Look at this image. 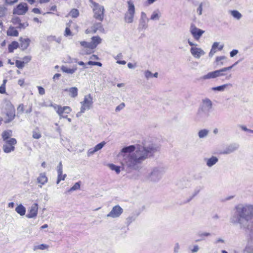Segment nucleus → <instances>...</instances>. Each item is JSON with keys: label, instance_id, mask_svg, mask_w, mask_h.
Segmentation results:
<instances>
[{"label": "nucleus", "instance_id": "nucleus-18", "mask_svg": "<svg viewBox=\"0 0 253 253\" xmlns=\"http://www.w3.org/2000/svg\"><path fill=\"white\" fill-rule=\"evenodd\" d=\"M92 30L87 29L85 31V33L86 34H88L90 32H92L93 33H95L97 31H99L101 32H104V30L102 28V25L100 23H98L94 25L92 27Z\"/></svg>", "mask_w": 253, "mask_h": 253}, {"label": "nucleus", "instance_id": "nucleus-4", "mask_svg": "<svg viewBox=\"0 0 253 253\" xmlns=\"http://www.w3.org/2000/svg\"><path fill=\"white\" fill-rule=\"evenodd\" d=\"M166 169V168L162 166L154 167L147 174L146 178L150 182H158L162 179Z\"/></svg>", "mask_w": 253, "mask_h": 253}, {"label": "nucleus", "instance_id": "nucleus-34", "mask_svg": "<svg viewBox=\"0 0 253 253\" xmlns=\"http://www.w3.org/2000/svg\"><path fill=\"white\" fill-rule=\"evenodd\" d=\"M46 40L49 42L55 41L57 43H60L61 42V39L60 38H56L54 36H48L46 37Z\"/></svg>", "mask_w": 253, "mask_h": 253}, {"label": "nucleus", "instance_id": "nucleus-24", "mask_svg": "<svg viewBox=\"0 0 253 253\" xmlns=\"http://www.w3.org/2000/svg\"><path fill=\"white\" fill-rule=\"evenodd\" d=\"M232 86V84H226L220 85L216 87H213L212 88V90L214 91H223L226 88H231Z\"/></svg>", "mask_w": 253, "mask_h": 253}, {"label": "nucleus", "instance_id": "nucleus-52", "mask_svg": "<svg viewBox=\"0 0 253 253\" xmlns=\"http://www.w3.org/2000/svg\"><path fill=\"white\" fill-rule=\"evenodd\" d=\"M229 12L231 16H242L237 10H231Z\"/></svg>", "mask_w": 253, "mask_h": 253}, {"label": "nucleus", "instance_id": "nucleus-62", "mask_svg": "<svg viewBox=\"0 0 253 253\" xmlns=\"http://www.w3.org/2000/svg\"><path fill=\"white\" fill-rule=\"evenodd\" d=\"M161 12L159 10H156L153 12V14L151 16H159L160 15H161Z\"/></svg>", "mask_w": 253, "mask_h": 253}, {"label": "nucleus", "instance_id": "nucleus-35", "mask_svg": "<svg viewBox=\"0 0 253 253\" xmlns=\"http://www.w3.org/2000/svg\"><path fill=\"white\" fill-rule=\"evenodd\" d=\"M49 248V246L46 244H42L41 245H39L37 246H35L34 247V250H47Z\"/></svg>", "mask_w": 253, "mask_h": 253}, {"label": "nucleus", "instance_id": "nucleus-36", "mask_svg": "<svg viewBox=\"0 0 253 253\" xmlns=\"http://www.w3.org/2000/svg\"><path fill=\"white\" fill-rule=\"evenodd\" d=\"M148 21V19L146 18V17H142L140 20V26L142 28H145Z\"/></svg>", "mask_w": 253, "mask_h": 253}, {"label": "nucleus", "instance_id": "nucleus-29", "mask_svg": "<svg viewBox=\"0 0 253 253\" xmlns=\"http://www.w3.org/2000/svg\"><path fill=\"white\" fill-rule=\"evenodd\" d=\"M127 3H128V12L129 14L131 16H132V15H134V14L135 13L134 5L133 4V2L131 0H129L127 2Z\"/></svg>", "mask_w": 253, "mask_h": 253}, {"label": "nucleus", "instance_id": "nucleus-41", "mask_svg": "<svg viewBox=\"0 0 253 253\" xmlns=\"http://www.w3.org/2000/svg\"><path fill=\"white\" fill-rule=\"evenodd\" d=\"M16 66L19 69H22L24 67V62L20 60H16L15 62Z\"/></svg>", "mask_w": 253, "mask_h": 253}, {"label": "nucleus", "instance_id": "nucleus-28", "mask_svg": "<svg viewBox=\"0 0 253 253\" xmlns=\"http://www.w3.org/2000/svg\"><path fill=\"white\" fill-rule=\"evenodd\" d=\"M15 211L21 216H23L25 214L26 209L22 204H20L16 208Z\"/></svg>", "mask_w": 253, "mask_h": 253}, {"label": "nucleus", "instance_id": "nucleus-17", "mask_svg": "<svg viewBox=\"0 0 253 253\" xmlns=\"http://www.w3.org/2000/svg\"><path fill=\"white\" fill-rule=\"evenodd\" d=\"M48 181V178L46 175V174L45 172H42L41 173L39 174V176L37 178V182L38 183H39L40 185H39V186L40 188H42V185H44L45 183H46Z\"/></svg>", "mask_w": 253, "mask_h": 253}, {"label": "nucleus", "instance_id": "nucleus-55", "mask_svg": "<svg viewBox=\"0 0 253 253\" xmlns=\"http://www.w3.org/2000/svg\"><path fill=\"white\" fill-rule=\"evenodd\" d=\"M224 243H225L224 240L221 238L217 239L214 241V244H215V245H217L219 243H223V244Z\"/></svg>", "mask_w": 253, "mask_h": 253}, {"label": "nucleus", "instance_id": "nucleus-42", "mask_svg": "<svg viewBox=\"0 0 253 253\" xmlns=\"http://www.w3.org/2000/svg\"><path fill=\"white\" fill-rule=\"evenodd\" d=\"M250 243L249 242L248 245L246 246L242 253H253V248L249 247Z\"/></svg>", "mask_w": 253, "mask_h": 253}, {"label": "nucleus", "instance_id": "nucleus-49", "mask_svg": "<svg viewBox=\"0 0 253 253\" xmlns=\"http://www.w3.org/2000/svg\"><path fill=\"white\" fill-rule=\"evenodd\" d=\"M6 9L3 6L0 5V16H2L6 14Z\"/></svg>", "mask_w": 253, "mask_h": 253}, {"label": "nucleus", "instance_id": "nucleus-2", "mask_svg": "<svg viewBox=\"0 0 253 253\" xmlns=\"http://www.w3.org/2000/svg\"><path fill=\"white\" fill-rule=\"evenodd\" d=\"M253 217V205L239 204L235 207V213L230 218L234 224H239L241 227L251 230L250 238L253 241V229H250L248 223Z\"/></svg>", "mask_w": 253, "mask_h": 253}, {"label": "nucleus", "instance_id": "nucleus-43", "mask_svg": "<svg viewBox=\"0 0 253 253\" xmlns=\"http://www.w3.org/2000/svg\"><path fill=\"white\" fill-rule=\"evenodd\" d=\"M32 136L35 139H39L41 137L42 135L39 131L35 130L33 131Z\"/></svg>", "mask_w": 253, "mask_h": 253}, {"label": "nucleus", "instance_id": "nucleus-1", "mask_svg": "<svg viewBox=\"0 0 253 253\" xmlns=\"http://www.w3.org/2000/svg\"><path fill=\"white\" fill-rule=\"evenodd\" d=\"M159 147L155 144H136L124 147L120 153L123 157L121 164L124 169L128 171L138 170L142 168V164Z\"/></svg>", "mask_w": 253, "mask_h": 253}, {"label": "nucleus", "instance_id": "nucleus-10", "mask_svg": "<svg viewBox=\"0 0 253 253\" xmlns=\"http://www.w3.org/2000/svg\"><path fill=\"white\" fill-rule=\"evenodd\" d=\"M190 32L194 39L196 41H198L205 32L204 31L197 28L193 24L191 25Z\"/></svg>", "mask_w": 253, "mask_h": 253}, {"label": "nucleus", "instance_id": "nucleus-48", "mask_svg": "<svg viewBox=\"0 0 253 253\" xmlns=\"http://www.w3.org/2000/svg\"><path fill=\"white\" fill-rule=\"evenodd\" d=\"M125 106V104L124 103H121L119 105L116 107L115 109V111L117 112H120L121 110L124 109Z\"/></svg>", "mask_w": 253, "mask_h": 253}, {"label": "nucleus", "instance_id": "nucleus-31", "mask_svg": "<svg viewBox=\"0 0 253 253\" xmlns=\"http://www.w3.org/2000/svg\"><path fill=\"white\" fill-rule=\"evenodd\" d=\"M19 46L18 42L14 41L8 45V49L9 52H12L13 50L16 49Z\"/></svg>", "mask_w": 253, "mask_h": 253}, {"label": "nucleus", "instance_id": "nucleus-16", "mask_svg": "<svg viewBox=\"0 0 253 253\" xmlns=\"http://www.w3.org/2000/svg\"><path fill=\"white\" fill-rule=\"evenodd\" d=\"M102 42V39L99 36H93L91 38V42H90V50H93Z\"/></svg>", "mask_w": 253, "mask_h": 253}, {"label": "nucleus", "instance_id": "nucleus-7", "mask_svg": "<svg viewBox=\"0 0 253 253\" xmlns=\"http://www.w3.org/2000/svg\"><path fill=\"white\" fill-rule=\"evenodd\" d=\"M7 108L5 113L6 118H4V123L11 122L15 117V110L14 106L10 103H7Z\"/></svg>", "mask_w": 253, "mask_h": 253}, {"label": "nucleus", "instance_id": "nucleus-61", "mask_svg": "<svg viewBox=\"0 0 253 253\" xmlns=\"http://www.w3.org/2000/svg\"><path fill=\"white\" fill-rule=\"evenodd\" d=\"M125 20L126 22L131 23L133 21V17H125Z\"/></svg>", "mask_w": 253, "mask_h": 253}, {"label": "nucleus", "instance_id": "nucleus-3", "mask_svg": "<svg viewBox=\"0 0 253 253\" xmlns=\"http://www.w3.org/2000/svg\"><path fill=\"white\" fill-rule=\"evenodd\" d=\"M212 106V102L210 99H203L198 110L197 119L200 121H205L210 116Z\"/></svg>", "mask_w": 253, "mask_h": 253}, {"label": "nucleus", "instance_id": "nucleus-9", "mask_svg": "<svg viewBox=\"0 0 253 253\" xmlns=\"http://www.w3.org/2000/svg\"><path fill=\"white\" fill-rule=\"evenodd\" d=\"M123 209L119 205L113 207L111 211L106 215L107 217L117 218L123 213Z\"/></svg>", "mask_w": 253, "mask_h": 253}, {"label": "nucleus", "instance_id": "nucleus-26", "mask_svg": "<svg viewBox=\"0 0 253 253\" xmlns=\"http://www.w3.org/2000/svg\"><path fill=\"white\" fill-rule=\"evenodd\" d=\"M210 131L207 129H202L198 132V135L200 139L205 138L209 135Z\"/></svg>", "mask_w": 253, "mask_h": 253}, {"label": "nucleus", "instance_id": "nucleus-59", "mask_svg": "<svg viewBox=\"0 0 253 253\" xmlns=\"http://www.w3.org/2000/svg\"><path fill=\"white\" fill-rule=\"evenodd\" d=\"M71 35V32L68 27H67L65 31V36H68Z\"/></svg>", "mask_w": 253, "mask_h": 253}, {"label": "nucleus", "instance_id": "nucleus-15", "mask_svg": "<svg viewBox=\"0 0 253 253\" xmlns=\"http://www.w3.org/2000/svg\"><path fill=\"white\" fill-rule=\"evenodd\" d=\"M92 4L94 16H102L104 10L103 6L95 2H93Z\"/></svg>", "mask_w": 253, "mask_h": 253}, {"label": "nucleus", "instance_id": "nucleus-33", "mask_svg": "<svg viewBox=\"0 0 253 253\" xmlns=\"http://www.w3.org/2000/svg\"><path fill=\"white\" fill-rule=\"evenodd\" d=\"M203 80H208L215 78L214 71L210 72L201 78Z\"/></svg>", "mask_w": 253, "mask_h": 253}, {"label": "nucleus", "instance_id": "nucleus-27", "mask_svg": "<svg viewBox=\"0 0 253 253\" xmlns=\"http://www.w3.org/2000/svg\"><path fill=\"white\" fill-rule=\"evenodd\" d=\"M61 70L63 72L66 73L68 74H73L77 70V68L75 67L73 68H69L66 66H63L61 68Z\"/></svg>", "mask_w": 253, "mask_h": 253}, {"label": "nucleus", "instance_id": "nucleus-13", "mask_svg": "<svg viewBox=\"0 0 253 253\" xmlns=\"http://www.w3.org/2000/svg\"><path fill=\"white\" fill-rule=\"evenodd\" d=\"M38 205L37 203L33 204L29 211V213L26 216L28 218H34L37 216L38 214Z\"/></svg>", "mask_w": 253, "mask_h": 253}, {"label": "nucleus", "instance_id": "nucleus-19", "mask_svg": "<svg viewBox=\"0 0 253 253\" xmlns=\"http://www.w3.org/2000/svg\"><path fill=\"white\" fill-rule=\"evenodd\" d=\"M204 161L206 163V165L208 167L211 168L218 162V159L215 156H212L209 158H205Z\"/></svg>", "mask_w": 253, "mask_h": 253}, {"label": "nucleus", "instance_id": "nucleus-56", "mask_svg": "<svg viewBox=\"0 0 253 253\" xmlns=\"http://www.w3.org/2000/svg\"><path fill=\"white\" fill-rule=\"evenodd\" d=\"M241 129L244 131H248L251 133H253V130L248 129L246 126L242 125L240 126Z\"/></svg>", "mask_w": 253, "mask_h": 253}, {"label": "nucleus", "instance_id": "nucleus-45", "mask_svg": "<svg viewBox=\"0 0 253 253\" xmlns=\"http://www.w3.org/2000/svg\"><path fill=\"white\" fill-rule=\"evenodd\" d=\"M144 76L147 79H149L153 77V73L150 71L147 70L144 72Z\"/></svg>", "mask_w": 253, "mask_h": 253}, {"label": "nucleus", "instance_id": "nucleus-60", "mask_svg": "<svg viewBox=\"0 0 253 253\" xmlns=\"http://www.w3.org/2000/svg\"><path fill=\"white\" fill-rule=\"evenodd\" d=\"M217 51V50L211 47V49L209 54V56L211 57H212L213 55L215 54V53Z\"/></svg>", "mask_w": 253, "mask_h": 253}, {"label": "nucleus", "instance_id": "nucleus-57", "mask_svg": "<svg viewBox=\"0 0 253 253\" xmlns=\"http://www.w3.org/2000/svg\"><path fill=\"white\" fill-rule=\"evenodd\" d=\"M6 92L5 86L4 84H1L0 86V93L4 94Z\"/></svg>", "mask_w": 253, "mask_h": 253}, {"label": "nucleus", "instance_id": "nucleus-8", "mask_svg": "<svg viewBox=\"0 0 253 253\" xmlns=\"http://www.w3.org/2000/svg\"><path fill=\"white\" fill-rule=\"evenodd\" d=\"M17 143L16 139L11 138L8 141L4 142L3 145L2 149L4 152L6 153H9L13 151L15 149L14 145Z\"/></svg>", "mask_w": 253, "mask_h": 253}, {"label": "nucleus", "instance_id": "nucleus-46", "mask_svg": "<svg viewBox=\"0 0 253 253\" xmlns=\"http://www.w3.org/2000/svg\"><path fill=\"white\" fill-rule=\"evenodd\" d=\"M67 175L66 174L58 175L57 180V184H59L61 180H64L66 178Z\"/></svg>", "mask_w": 253, "mask_h": 253}, {"label": "nucleus", "instance_id": "nucleus-12", "mask_svg": "<svg viewBox=\"0 0 253 253\" xmlns=\"http://www.w3.org/2000/svg\"><path fill=\"white\" fill-rule=\"evenodd\" d=\"M52 106L59 116L63 114H69L72 111L71 108L68 106L61 107L58 105H55Z\"/></svg>", "mask_w": 253, "mask_h": 253}, {"label": "nucleus", "instance_id": "nucleus-40", "mask_svg": "<svg viewBox=\"0 0 253 253\" xmlns=\"http://www.w3.org/2000/svg\"><path fill=\"white\" fill-rule=\"evenodd\" d=\"M109 168L111 169L115 170L117 173H119L120 172V167L114 164H110Z\"/></svg>", "mask_w": 253, "mask_h": 253}, {"label": "nucleus", "instance_id": "nucleus-6", "mask_svg": "<svg viewBox=\"0 0 253 253\" xmlns=\"http://www.w3.org/2000/svg\"><path fill=\"white\" fill-rule=\"evenodd\" d=\"M82 112H84L86 110H89L93 103V97L90 94L85 95L84 100L81 102Z\"/></svg>", "mask_w": 253, "mask_h": 253}, {"label": "nucleus", "instance_id": "nucleus-30", "mask_svg": "<svg viewBox=\"0 0 253 253\" xmlns=\"http://www.w3.org/2000/svg\"><path fill=\"white\" fill-rule=\"evenodd\" d=\"M7 35L9 36L17 37L18 35V32L14 27H10L7 31Z\"/></svg>", "mask_w": 253, "mask_h": 253}, {"label": "nucleus", "instance_id": "nucleus-32", "mask_svg": "<svg viewBox=\"0 0 253 253\" xmlns=\"http://www.w3.org/2000/svg\"><path fill=\"white\" fill-rule=\"evenodd\" d=\"M80 44L82 46H84V48H87V51H85L86 54H90L92 52V51L91 50H90V43L86 42H80Z\"/></svg>", "mask_w": 253, "mask_h": 253}, {"label": "nucleus", "instance_id": "nucleus-47", "mask_svg": "<svg viewBox=\"0 0 253 253\" xmlns=\"http://www.w3.org/2000/svg\"><path fill=\"white\" fill-rule=\"evenodd\" d=\"M79 12L77 9H73L69 13V16H78Z\"/></svg>", "mask_w": 253, "mask_h": 253}, {"label": "nucleus", "instance_id": "nucleus-64", "mask_svg": "<svg viewBox=\"0 0 253 253\" xmlns=\"http://www.w3.org/2000/svg\"><path fill=\"white\" fill-rule=\"evenodd\" d=\"M17 111L18 112H23L24 111V106L23 104H20L17 108Z\"/></svg>", "mask_w": 253, "mask_h": 253}, {"label": "nucleus", "instance_id": "nucleus-50", "mask_svg": "<svg viewBox=\"0 0 253 253\" xmlns=\"http://www.w3.org/2000/svg\"><path fill=\"white\" fill-rule=\"evenodd\" d=\"M179 250H180V245L178 243H176L174 245V248H173V252L174 253H178L179 252Z\"/></svg>", "mask_w": 253, "mask_h": 253}, {"label": "nucleus", "instance_id": "nucleus-23", "mask_svg": "<svg viewBox=\"0 0 253 253\" xmlns=\"http://www.w3.org/2000/svg\"><path fill=\"white\" fill-rule=\"evenodd\" d=\"M65 91H68L69 93L70 96L71 97L75 98L78 96V89L76 87L65 89Z\"/></svg>", "mask_w": 253, "mask_h": 253}, {"label": "nucleus", "instance_id": "nucleus-21", "mask_svg": "<svg viewBox=\"0 0 253 253\" xmlns=\"http://www.w3.org/2000/svg\"><path fill=\"white\" fill-rule=\"evenodd\" d=\"M19 41L20 42V47L22 50L27 49L31 42L30 40L28 38L23 39L22 38H20Z\"/></svg>", "mask_w": 253, "mask_h": 253}, {"label": "nucleus", "instance_id": "nucleus-44", "mask_svg": "<svg viewBox=\"0 0 253 253\" xmlns=\"http://www.w3.org/2000/svg\"><path fill=\"white\" fill-rule=\"evenodd\" d=\"M80 188L79 182H76L70 189L69 191H75Z\"/></svg>", "mask_w": 253, "mask_h": 253}, {"label": "nucleus", "instance_id": "nucleus-54", "mask_svg": "<svg viewBox=\"0 0 253 253\" xmlns=\"http://www.w3.org/2000/svg\"><path fill=\"white\" fill-rule=\"evenodd\" d=\"M38 88L39 93L40 94L43 95L45 94L44 89L42 87L38 86Z\"/></svg>", "mask_w": 253, "mask_h": 253}, {"label": "nucleus", "instance_id": "nucleus-51", "mask_svg": "<svg viewBox=\"0 0 253 253\" xmlns=\"http://www.w3.org/2000/svg\"><path fill=\"white\" fill-rule=\"evenodd\" d=\"M190 250L192 253H196L199 251V247L198 245H194Z\"/></svg>", "mask_w": 253, "mask_h": 253}, {"label": "nucleus", "instance_id": "nucleus-53", "mask_svg": "<svg viewBox=\"0 0 253 253\" xmlns=\"http://www.w3.org/2000/svg\"><path fill=\"white\" fill-rule=\"evenodd\" d=\"M239 53L237 49H233L230 52V56L231 57H233Z\"/></svg>", "mask_w": 253, "mask_h": 253}, {"label": "nucleus", "instance_id": "nucleus-5", "mask_svg": "<svg viewBox=\"0 0 253 253\" xmlns=\"http://www.w3.org/2000/svg\"><path fill=\"white\" fill-rule=\"evenodd\" d=\"M188 44L191 46L190 51L193 57L196 59H200L204 56L206 52L200 47H197L198 44L192 42L190 39L187 40Z\"/></svg>", "mask_w": 253, "mask_h": 253}, {"label": "nucleus", "instance_id": "nucleus-63", "mask_svg": "<svg viewBox=\"0 0 253 253\" xmlns=\"http://www.w3.org/2000/svg\"><path fill=\"white\" fill-rule=\"evenodd\" d=\"M32 11L37 14H41V11L38 8H34L32 9Z\"/></svg>", "mask_w": 253, "mask_h": 253}, {"label": "nucleus", "instance_id": "nucleus-20", "mask_svg": "<svg viewBox=\"0 0 253 253\" xmlns=\"http://www.w3.org/2000/svg\"><path fill=\"white\" fill-rule=\"evenodd\" d=\"M230 70V67H224L219 70L214 71L215 78L217 77L226 76L227 74L225 72Z\"/></svg>", "mask_w": 253, "mask_h": 253}, {"label": "nucleus", "instance_id": "nucleus-22", "mask_svg": "<svg viewBox=\"0 0 253 253\" xmlns=\"http://www.w3.org/2000/svg\"><path fill=\"white\" fill-rule=\"evenodd\" d=\"M12 21L15 25H18L17 27L19 28H25L28 25L27 22L22 23L21 22L20 19L18 17H15V18H13L12 19Z\"/></svg>", "mask_w": 253, "mask_h": 253}, {"label": "nucleus", "instance_id": "nucleus-11", "mask_svg": "<svg viewBox=\"0 0 253 253\" xmlns=\"http://www.w3.org/2000/svg\"><path fill=\"white\" fill-rule=\"evenodd\" d=\"M28 9L27 3L22 2L19 3L16 8L13 9V14L23 15L26 13Z\"/></svg>", "mask_w": 253, "mask_h": 253}, {"label": "nucleus", "instance_id": "nucleus-38", "mask_svg": "<svg viewBox=\"0 0 253 253\" xmlns=\"http://www.w3.org/2000/svg\"><path fill=\"white\" fill-rule=\"evenodd\" d=\"M224 45L221 44L219 45V43L217 42H215L213 43L212 47L213 48L218 50H221L223 48Z\"/></svg>", "mask_w": 253, "mask_h": 253}, {"label": "nucleus", "instance_id": "nucleus-37", "mask_svg": "<svg viewBox=\"0 0 253 253\" xmlns=\"http://www.w3.org/2000/svg\"><path fill=\"white\" fill-rule=\"evenodd\" d=\"M225 58L226 57L224 56H217L216 57L215 61L218 65L222 66L223 65L224 63L222 60L225 59Z\"/></svg>", "mask_w": 253, "mask_h": 253}, {"label": "nucleus", "instance_id": "nucleus-14", "mask_svg": "<svg viewBox=\"0 0 253 253\" xmlns=\"http://www.w3.org/2000/svg\"><path fill=\"white\" fill-rule=\"evenodd\" d=\"M239 147V145L237 143H232L227 146L225 149L223 151L222 154H229L234 152Z\"/></svg>", "mask_w": 253, "mask_h": 253}, {"label": "nucleus", "instance_id": "nucleus-39", "mask_svg": "<svg viewBox=\"0 0 253 253\" xmlns=\"http://www.w3.org/2000/svg\"><path fill=\"white\" fill-rule=\"evenodd\" d=\"M106 142L105 141H102L101 143L97 144L94 147V149L96 152L101 150L103 147L105 145Z\"/></svg>", "mask_w": 253, "mask_h": 253}, {"label": "nucleus", "instance_id": "nucleus-25", "mask_svg": "<svg viewBox=\"0 0 253 253\" xmlns=\"http://www.w3.org/2000/svg\"><path fill=\"white\" fill-rule=\"evenodd\" d=\"M12 135V132L11 130H5L1 134L2 138L4 142L8 141Z\"/></svg>", "mask_w": 253, "mask_h": 253}, {"label": "nucleus", "instance_id": "nucleus-58", "mask_svg": "<svg viewBox=\"0 0 253 253\" xmlns=\"http://www.w3.org/2000/svg\"><path fill=\"white\" fill-rule=\"evenodd\" d=\"M95 152H96V151H95L94 148H90L88 150L87 155L88 156H90V155H93Z\"/></svg>", "mask_w": 253, "mask_h": 253}]
</instances>
